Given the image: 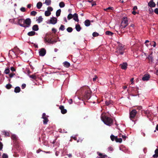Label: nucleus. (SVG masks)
Instances as JSON below:
<instances>
[{
    "label": "nucleus",
    "instance_id": "f257e3e1",
    "mask_svg": "<svg viewBox=\"0 0 158 158\" xmlns=\"http://www.w3.org/2000/svg\"><path fill=\"white\" fill-rule=\"evenodd\" d=\"M118 45L117 47L116 52L118 55H123L125 49V46L120 43H118Z\"/></svg>",
    "mask_w": 158,
    "mask_h": 158
},
{
    "label": "nucleus",
    "instance_id": "f03ea898",
    "mask_svg": "<svg viewBox=\"0 0 158 158\" xmlns=\"http://www.w3.org/2000/svg\"><path fill=\"white\" fill-rule=\"evenodd\" d=\"M101 118L103 122L107 125L110 126L113 123V119L110 117L104 115Z\"/></svg>",
    "mask_w": 158,
    "mask_h": 158
},
{
    "label": "nucleus",
    "instance_id": "7ed1b4c3",
    "mask_svg": "<svg viewBox=\"0 0 158 158\" xmlns=\"http://www.w3.org/2000/svg\"><path fill=\"white\" fill-rule=\"evenodd\" d=\"M86 89L85 91V94L83 96V98L86 100H88L91 97V91L87 86L86 87Z\"/></svg>",
    "mask_w": 158,
    "mask_h": 158
},
{
    "label": "nucleus",
    "instance_id": "20e7f679",
    "mask_svg": "<svg viewBox=\"0 0 158 158\" xmlns=\"http://www.w3.org/2000/svg\"><path fill=\"white\" fill-rule=\"evenodd\" d=\"M128 22L127 18L126 17H123L121 24V27L122 28H125L128 25Z\"/></svg>",
    "mask_w": 158,
    "mask_h": 158
},
{
    "label": "nucleus",
    "instance_id": "39448f33",
    "mask_svg": "<svg viewBox=\"0 0 158 158\" xmlns=\"http://www.w3.org/2000/svg\"><path fill=\"white\" fill-rule=\"evenodd\" d=\"M24 27L25 28L29 27L31 23V20L30 18H27L24 20Z\"/></svg>",
    "mask_w": 158,
    "mask_h": 158
},
{
    "label": "nucleus",
    "instance_id": "423d86ee",
    "mask_svg": "<svg viewBox=\"0 0 158 158\" xmlns=\"http://www.w3.org/2000/svg\"><path fill=\"white\" fill-rule=\"evenodd\" d=\"M136 110L134 109L132 110L130 113V118L131 119L134 118L137 113Z\"/></svg>",
    "mask_w": 158,
    "mask_h": 158
},
{
    "label": "nucleus",
    "instance_id": "0eeeda50",
    "mask_svg": "<svg viewBox=\"0 0 158 158\" xmlns=\"http://www.w3.org/2000/svg\"><path fill=\"white\" fill-rule=\"evenodd\" d=\"M48 116H46L45 113H44L43 114L42 118L44 119L43 120V123L44 124H47L48 122Z\"/></svg>",
    "mask_w": 158,
    "mask_h": 158
},
{
    "label": "nucleus",
    "instance_id": "6e6552de",
    "mask_svg": "<svg viewBox=\"0 0 158 158\" xmlns=\"http://www.w3.org/2000/svg\"><path fill=\"white\" fill-rule=\"evenodd\" d=\"M24 19H18V24L22 27H24Z\"/></svg>",
    "mask_w": 158,
    "mask_h": 158
},
{
    "label": "nucleus",
    "instance_id": "1a4fd4ad",
    "mask_svg": "<svg viewBox=\"0 0 158 158\" xmlns=\"http://www.w3.org/2000/svg\"><path fill=\"white\" fill-rule=\"evenodd\" d=\"M39 55L41 56H44L46 53V50L44 48H42L39 50Z\"/></svg>",
    "mask_w": 158,
    "mask_h": 158
},
{
    "label": "nucleus",
    "instance_id": "9d476101",
    "mask_svg": "<svg viewBox=\"0 0 158 158\" xmlns=\"http://www.w3.org/2000/svg\"><path fill=\"white\" fill-rule=\"evenodd\" d=\"M11 138L13 140V142L16 144H17L18 143V139L16 135H11Z\"/></svg>",
    "mask_w": 158,
    "mask_h": 158
},
{
    "label": "nucleus",
    "instance_id": "9b49d317",
    "mask_svg": "<svg viewBox=\"0 0 158 158\" xmlns=\"http://www.w3.org/2000/svg\"><path fill=\"white\" fill-rule=\"evenodd\" d=\"M150 76L149 74H146L144 75L142 78L143 81H147L149 80Z\"/></svg>",
    "mask_w": 158,
    "mask_h": 158
},
{
    "label": "nucleus",
    "instance_id": "f8f14e48",
    "mask_svg": "<svg viewBox=\"0 0 158 158\" xmlns=\"http://www.w3.org/2000/svg\"><path fill=\"white\" fill-rule=\"evenodd\" d=\"M57 19L55 17L51 18L50 19V23L53 24H55L57 23Z\"/></svg>",
    "mask_w": 158,
    "mask_h": 158
},
{
    "label": "nucleus",
    "instance_id": "ddd939ff",
    "mask_svg": "<svg viewBox=\"0 0 158 158\" xmlns=\"http://www.w3.org/2000/svg\"><path fill=\"white\" fill-rule=\"evenodd\" d=\"M59 109L61 110V113L63 114H66L67 112V110L64 109V107L63 106H60Z\"/></svg>",
    "mask_w": 158,
    "mask_h": 158
},
{
    "label": "nucleus",
    "instance_id": "4468645a",
    "mask_svg": "<svg viewBox=\"0 0 158 158\" xmlns=\"http://www.w3.org/2000/svg\"><path fill=\"white\" fill-rule=\"evenodd\" d=\"M127 63L124 62L122 64H121L120 66L122 69L126 70L127 68Z\"/></svg>",
    "mask_w": 158,
    "mask_h": 158
},
{
    "label": "nucleus",
    "instance_id": "2eb2a0df",
    "mask_svg": "<svg viewBox=\"0 0 158 158\" xmlns=\"http://www.w3.org/2000/svg\"><path fill=\"white\" fill-rule=\"evenodd\" d=\"M148 5L151 7H154L156 6V4L153 1H151L148 3Z\"/></svg>",
    "mask_w": 158,
    "mask_h": 158
},
{
    "label": "nucleus",
    "instance_id": "dca6fc26",
    "mask_svg": "<svg viewBox=\"0 0 158 158\" xmlns=\"http://www.w3.org/2000/svg\"><path fill=\"white\" fill-rule=\"evenodd\" d=\"M152 52L151 53L150 55L148 56V57L147 58L149 60V62H151L152 63L153 61V57L152 56Z\"/></svg>",
    "mask_w": 158,
    "mask_h": 158
},
{
    "label": "nucleus",
    "instance_id": "f3484780",
    "mask_svg": "<svg viewBox=\"0 0 158 158\" xmlns=\"http://www.w3.org/2000/svg\"><path fill=\"white\" fill-rule=\"evenodd\" d=\"M73 19L76 21L78 22L79 20L77 14L75 13L73 15Z\"/></svg>",
    "mask_w": 158,
    "mask_h": 158
},
{
    "label": "nucleus",
    "instance_id": "a211bd4d",
    "mask_svg": "<svg viewBox=\"0 0 158 158\" xmlns=\"http://www.w3.org/2000/svg\"><path fill=\"white\" fill-rule=\"evenodd\" d=\"M42 5H43L42 3L41 2H38L37 4V5H36L37 8L38 9H40L41 8V7L42 6Z\"/></svg>",
    "mask_w": 158,
    "mask_h": 158
},
{
    "label": "nucleus",
    "instance_id": "6ab92c4d",
    "mask_svg": "<svg viewBox=\"0 0 158 158\" xmlns=\"http://www.w3.org/2000/svg\"><path fill=\"white\" fill-rule=\"evenodd\" d=\"M32 29L34 31H38L39 30L38 26L37 24L33 25L32 27Z\"/></svg>",
    "mask_w": 158,
    "mask_h": 158
},
{
    "label": "nucleus",
    "instance_id": "aec40b11",
    "mask_svg": "<svg viewBox=\"0 0 158 158\" xmlns=\"http://www.w3.org/2000/svg\"><path fill=\"white\" fill-rule=\"evenodd\" d=\"M84 23L86 27L89 26L90 24V21L88 19L86 20L85 21Z\"/></svg>",
    "mask_w": 158,
    "mask_h": 158
},
{
    "label": "nucleus",
    "instance_id": "412c9836",
    "mask_svg": "<svg viewBox=\"0 0 158 158\" xmlns=\"http://www.w3.org/2000/svg\"><path fill=\"white\" fill-rule=\"evenodd\" d=\"M21 89L20 88L19 86L16 87L14 90V91L16 93H18L20 91Z\"/></svg>",
    "mask_w": 158,
    "mask_h": 158
},
{
    "label": "nucleus",
    "instance_id": "4be33fe9",
    "mask_svg": "<svg viewBox=\"0 0 158 158\" xmlns=\"http://www.w3.org/2000/svg\"><path fill=\"white\" fill-rule=\"evenodd\" d=\"M63 64L64 67L67 68H68L70 66V64L67 61L64 62Z\"/></svg>",
    "mask_w": 158,
    "mask_h": 158
},
{
    "label": "nucleus",
    "instance_id": "5701e85b",
    "mask_svg": "<svg viewBox=\"0 0 158 158\" xmlns=\"http://www.w3.org/2000/svg\"><path fill=\"white\" fill-rule=\"evenodd\" d=\"M51 0H45L44 3L47 6H49L51 4Z\"/></svg>",
    "mask_w": 158,
    "mask_h": 158
},
{
    "label": "nucleus",
    "instance_id": "b1692460",
    "mask_svg": "<svg viewBox=\"0 0 158 158\" xmlns=\"http://www.w3.org/2000/svg\"><path fill=\"white\" fill-rule=\"evenodd\" d=\"M75 28L77 31H79L81 29L80 26L79 24H77L76 25Z\"/></svg>",
    "mask_w": 158,
    "mask_h": 158
},
{
    "label": "nucleus",
    "instance_id": "393cba45",
    "mask_svg": "<svg viewBox=\"0 0 158 158\" xmlns=\"http://www.w3.org/2000/svg\"><path fill=\"white\" fill-rule=\"evenodd\" d=\"M35 34V32L34 31H31L27 33V35L29 36H32L34 35Z\"/></svg>",
    "mask_w": 158,
    "mask_h": 158
},
{
    "label": "nucleus",
    "instance_id": "a878e982",
    "mask_svg": "<svg viewBox=\"0 0 158 158\" xmlns=\"http://www.w3.org/2000/svg\"><path fill=\"white\" fill-rule=\"evenodd\" d=\"M97 154L99 156V157H107V156L106 155H103L102 154L99 152H97Z\"/></svg>",
    "mask_w": 158,
    "mask_h": 158
},
{
    "label": "nucleus",
    "instance_id": "bb28decb",
    "mask_svg": "<svg viewBox=\"0 0 158 158\" xmlns=\"http://www.w3.org/2000/svg\"><path fill=\"white\" fill-rule=\"evenodd\" d=\"M44 14L46 16H48L51 15V12L49 11L46 10L45 11Z\"/></svg>",
    "mask_w": 158,
    "mask_h": 158
},
{
    "label": "nucleus",
    "instance_id": "cd10ccee",
    "mask_svg": "<svg viewBox=\"0 0 158 158\" xmlns=\"http://www.w3.org/2000/svg\"><path fill=\"white\" fill-rule=\"evenodd\" d=\"M61 10L59 9L57 10L56 12V15L57 17H58L60 16L61 13Z\"/></svg>",
    "mask_w": 158,
    "mask_h": 158
},
{
    "label": "nucleus",
    "instance_id": "c85d7f7f",
    "mask_svg": "<svg viewBox=\"0 0 158 158\" xmlns=\"http://www.w3.org/2000/svg\"><path fill=\"white\" fill-rule=\"evenodd\" d=\"M105 34L106 35H112L114 33L110 31H107L106 32Z\"/></svg>",
    "mask_w": 158,
    "mask_h": 158
},
{
    "label": "nucleus",
    "instance_id": "c756f323",
    "mask_svg": "<svg viewBox=\"0 0 158 158\" xmlns=\"http://www.w3.org/2000/svg\"><path fill=\"white\" fill-rule=\"evenodd\" d=\"M115 141L117 142H119L120 143H121L122 142V139L121 138H117V136Z\"/></svg>",
    "mask_w": 158,
    "mask_h": 158
},
{
    "label": "nucleus",
    "instance_id": "7c9ffc66",
    "mask_svg": "<svg viewBox=\"0 0 158 158\" xmlns=\"http://www.w3.org/2000/svg\"><path fill=\"white\" fill-rule=\"evenodd\" d=\"M29 76L30 78H31L34 80H35L37 78V77L35 75V74L30 75Z\"/></svg>",
    "mask_w": 158,
    "mask_h": 158
},
{
    "label": "nucleus",
    "instance_id": "2f4dec72",
    "mask_svg": "<svg viewBox=\"0 0 158 158\" xmlns=\"http://www.w3.org/2000/svg\"><path fill=\"white\" fill-rule=\"evenodd\" d=\"M116 137H117V136H115L114 135H111L110 136V139H111V140L112 141H114V140L115 141L116 140Z\"/></svg>",
    "mask_w": 158,
    "mask_h": 158
},
{
    "label": "nucleus",
    "instance_id": "473e14b6",
    "mask_svg": "<svg viewBox=\"0 0 158 158\" xmlns=\"http://www.w3.org/2000/svg\"><path fill=\"white\" fill-rule=\"evenodd\" d=\"M59 5L60 7L62 8L64 6L65 4L63 2H61L60 3Z\"/></svg>",
    "mask_w": 158,
    "mask_h": 158
},
{
    "label": "nucleus",
    "instance_id": "72a5a7b5",
    "mask_svg": "<svg viewBox=\"0 0 158 158\" xmlns=\"http://www.w3.org/2000/svg\"><path fill=\"white\" fill-rule=\"evenodd\" d=\"M73 17V15L71 14H69L67 16V18L69 20H70Z\"/></svg>",
    "mask_w": 158,
    "mask_h": 158
},
{
    "label": "nucleus",
    "instance_id": "f704fd0d",
    "mask_svg": "<svg viewBox=\"0 0 158 158\" xmlns=\"http://www.w3.org/2000/svg\"><path fill=\"white\" fill-rule=\"evenodd\" d=\"M114 9L113 7H109L106 8L104 9V10L105 11H108L109 10H113Z\"/></svg>",
    "mask_w": 158,
    "mask_h": 158
},
{
    "label": "nucleus",
    "instance_id": "c9c22d12",
    "mask_svg": "<svg viewBox=\"0 0 158 158\" xmlns=\"http://www.w3.org/2000/svg\"><path fill=\"white\" fill-rule=\"evenodd\" d=\"M37 14V12L35 11H32L31 12L30 15L31 16H35Z\"/></svg>",
    "mask_w": 158,
    "mask_h": 158
},
{
    "label": "nucleus",
    "instance_id": "e433bc0d",
    "mask_svg": "<svg viewBox=\"0 0 158 158\" xmlns=\"http://www.w3.org/2000/svg\"><path fill=\"white\" fill-rule=\"evenodd\" d=\"M12 87V85L10 84H8L6 85V89H10Z\"/></svg>",
    "mask_w": 158,
    "mask_h": 158
},
{
    "label": "nucleus",
    "instance_id": "4c0bfd02",
    "mask_svg": "<svg viewBox=\"0 0 158 158\" xmlns=\"http://www.w3.org/2000/svg\"><path fill=\"white\" fill-rule=\"evenodd\" d=\"M73 28L71 27H68L67 29V31L69 32H72L73 31Z\"/></svg>",
    "mask_w": 158,
    "mask_h": 158
},
{
    "label": "nucleus",
    "instance_id": "58836bf2",
    "mask_svg": "<svg viewBox=\"0 0 158 158\" xmlns=\"http://www.w3.org/2000/svg\"><path fill=\"white\" fill-rule=\"evenodd\" d=\"M43 18H42L41 16H39L38 17V23H40L41 22H42L43 21Z\"/></svg>",
    "mask_w": 158,
    "mask_h": 158
},
{
    "label": "nucleus",
    "instance_id": "ea45409f",
    "mask_svg": "<svg viewBox=\"0 0 158 158\" xmlns=\"http://www.w3.org/2000/svg\"><path fill=\"white\" fill-rule=\"evenodd\" d=\"M10 72V69L9 68L6 69L4 71V73L6 74H8Z\"/></svg>",
    "mask_w": 158,
    "mask_h": 158
},
{
    "label": "nucleus",
    "instance_id": "a19ab883",
    "mask_svg": "<svg viewBox=\"0 0 158 158\" xmlns=\"http://www.w3.org/2000/svg\"><path fill=\"white\" fill-rule=\"evenodd\" d=\"M65 29L64 26L63 25H61L60 27L59 28V30L61 31H64Z\"/></svg>",
    "mask_w": 158,
    "mask_h": 158
},
{
    "label": "nucleus",
    "instance_id": "79ce46f5",
    "mask_svg": "<svg viewBox=\"0 0 158 158\" xmlns=\"http://www.w3.org/2000/svg\"><path fill=\"white\" fill-rule=\"evenodd\" d=\"M93 36L94 37H96L99 35V34L97 32H94L93 33Z\"/></svg>",
    "mask_w": 158,
    "mask_h": 158
},
{
    "label": "nucleus",
    "instance_id": "37998d69",
    "mask_svg": "<svg viewBox=\"0 0 158 158\" xmlns=\"http://www.w3.org/2000/svg\"><path fill=\"white\" fill-rule=\"evenodd\" d=\"M53 10V9L52 7H51V6L48 7L47 8V10L49 11L50 12L52 11Z\"/></svg>",
    "mask_w": 158,
    "mask_h": 158
},
{
    "label": "nucleus",
    "instance_id": "c03bdc74",
    "mask_svg": "<svg viewBox=\"0 0 158 158\" xmlns=\"http://www.w3.org/2000/svg\"><path fill=\"white\" fill-rule=\"evenodd\" d=\"M2 158H8V156L7 154L3 153L2 155Z\"/></svg>",
    "mask_w": 158,
    "mask_h": 158
},
{
    "label": "nucleus",
    "instance_id": "a18cd8bd",
    "mask_svg": "<svg viewBox=\"0 0 158 158\" xmlns=\"http://www.w3.org/2000/svg\"><path fill=\"white\" fill-rule=\"evenodd\" d=\"M20 10L23 12H25L26 11V9L24 7H22L20 9Z\"/></svg>",
    "mask_w": 158,
    "mask_h": 158
},
{
    "label": "nucleus",
    "instance_id": "49530a36",
    "mask_svg": "<svg viewBox=\"0 0 158 158\" xmlns=\"http://www.w3.org/2000/svg\"><path fill=\"white\" fill-rule=\"evenodd\" d=\"M15 75V74L14 73H10L9 76L10 78H12L13 76Z\"/></svg>",
    "mask_w": 158,
    "mask_h": 158
},
{
    "label": "nucleus",
    "instance_id": "de8ad7c7",
    "mask_svg": "<svg viewBox=\"0 0 158 158\" xmlns=\"http://www.w3.org/2000/svg\"><path fill=\"white\" fill-rule=\"evenodd\" d=\"M108 151H112L113 150V148L111 147H109L108 148Z\"/></svg>",
    "mask_w": 158,
    "mask_h": 158
},
{
    "label": "nucleus",
    "instance_id": "09e8293b",
    "mask_svg": "<svg viewBox=\"0 0 158 158\" xmlns=\"http://www.w3.org/2000/svg\"><path fill=\"white\" fill-rule=\"evenodd\" d=\"M154 12L156 14L158 15V8H156L154 10Z\"/></svg>",
    "mask_w": 158,
    "mask_h": 158
},
{
    "label": "nucleus",
    "instance_id": "8fccbe9b",
    "mask_svg": "<svg viewBox=\"0 0 158 158\" xmlns=\"http://www.w3.org/2000/svg\"><path fill=\"white\" fill-rule=\"evenodd\" d=\"M3 144L2 143L0 142V150H1L2 148Z\"/></svg>",
    "mask_w": 158,
    "mask_h": 158
},
{
    "label": "nucleus",
    "instance_id": "3c124183",
    "mask_svg": "<svg viewBox=\"0 0 158 158\" xmlns=\"http://www.w3.org/2000/svg\"><path fill=\"white\" fill-rule=\"evenodd\" d=\"M26 85L25 84H23L22 85L21 87L22 89H24L26 87Z\"/></svg>",
    "mask_w": 158,
    "mask_h": 158
},
{
    "label": "nucleus",
    "instance_id": "603ef678",
    "mask_svg": "<svg viewBox=\"0 0 158 158\" xmlns=\"http://www.w3.org/2000/svg\"><path fill=\"white\" fill-rule=\"evenodd\" d=\"M10 70L12 71H15L16 70L13 67H12L10 68Z\"/></svg>",
    "mask_w": 158,
    "mask_h": 158
},
{
    "label": "nucleus",
    "instance_id": "864d4df0",
    "mask_svg": "<svg viewBox=\"0 0 158 158\" xmlns=\"http://www.w3.org/2000/svg\"><path fill=\"white\" fill-rule=\"evenodd\" d=\"M4 135L6 136H9V133L8 132H5Z\"/></svg>",
    "mask_w": 158,
    "mask_h": 158
},
{
    "label": "nucleus",
    "instance_id": "5fc2aeb1",
    "mask_svg": "<svg viewBox=\"0 0 158 158\" xmlns=\"http://www.w3.org/2000/svg\"><path fill=\"white\" fill-rule=\"evenodd\" d=\"M137 109L139 110H141L142 109V107L141 106H138L137 107Z\"/></svg>",
    "mask_w": 158,
    "mask_h": 158
},
{
    "label": "nucleus",
    "instance_id": "6e6d98bb",
    "mask_svg": "<svg viewBox=\"0 0 158 158\" xmlns=\"http://www.w3.org/2000/svg\"><path fill=\"white\" fill-rule=\"evenodd\" d=\"M120 135H121V137H122V138L124 139V140H125L127 137L125 135H123L122 134H121Z\"/></svg>",
    "mask_w": 158,
    "mask_h": 158
},
{
    "label": "nucleus",
    "instance_id": "4d7b16f0",
    "mask_svg": "<svg viewBox=\"0 0 158 158\" xmlns=\"http://www.w3.org/2000/svg\"><path fill=\"white\" fill-rule=\"evenodd\" d=\"M52 31L53 32L55 33L56 32V30L55 28H52Z\"/></svg>",
    "mask_w": 158,
    "mask_h": 158
},
{
    "label": "nucleus",
    "instance_id": "13d9d810",
    "mask_svg": "<svg viewBox=\"0 0 158 158\" xmlns=\"http://www.w3.org/2000/svg\"><path fill=\"white\" fill-rule=\"evenodd\" d=\"M107 106H108L111 103L110 102L106 101L105 102Z\"/></svg>",
    "mask_w": 158,
    "mask_h": 158
},
{
    "label": "nucleus",
    "instance_id": "bf43d9fd",
    "mask_svg": "<svg viewBox=\"0 0 158 158\" xmlns=\"http://www.w3.org/2000/svg\"><path fill=\"white\" fill-rule=\"evenodd\" d=\"M52 39H49L48 40H47V42L48 43H50L51 44V41H52Z\"/></svg>",
    "mask_w": 158,
    "mask_h": 158
},
{
    "label": "nucleus",
    "instance_id": "052dcab7",
    "mask_svg": "<svg viewBox=\"0 0 158 158\" xmlns=\"http://www.w3.org/2000/svg\"><path fill=\"white\" fill-rule=\"evenodd\" d=\"M56 42H57V41H56V40H52V41H51V44H53L54 43H56Z\"/></svg>",
    "mask_w": 158,
    "mask_h": 158
},
{
    "label": "nucleus",
    "instance_id": "680f3d73",
    "mask_svg": "<svg viewBox=\"0 0 158 158\" xmlns=\"http://www.w3.org/2000/svg\"><path fill=\"white\" fill-rule=\"evenodd\" d=\"M69 103L70 104H71L73 102L72 99H70L69 100Z\"/></svg>",
    "mask_w": 158,
    "mask_h": 158
},
{
    "label": "nucleus",
    "instance_id": "e2e57ef3",
    "mask_svg": "<svg viewBox=\"0 0 158 158\" xmlns=\"http://www.w3.org/2000/svg\"><path fill=\"white\" fill-rule=\"evenodd\" d=\"M158 157V155L156 153L153 156V157L154 158H157Z\"/></svg>",
    "mask_w": 158,
    "mask_h": 158
},
{
    "label": "nucleus",
    "instance_id": "0e129e2a",
    "mask_svg": "<svg viewBox=\"0 0 158 158\" xmlns=\"http://www.w3.org/2000/svg\"><path fill=\"white\" fill-rule=\"evenodd\" d=\"M97 78V76L96 75H95V77H94L93 78V81H95Z\"/></svg>",
    "mask_w": 158,
    "mask_h": 158
},
{
    "label": "nucleus",
    "instance_id": "69168bd1",
    "mask_svg": "<svg viewBox=\"0 0 158 158\" xmlns=\"http://www.w3.org/2000/svg\"><path fill=\"white\" fill-rule=\"evenodd\" d=\"M155 153L158 155V148L156 149L155 151Z\"/></svg>",
    "mask_w": 158,
    "mask_h": 158
},
{
    "label": "nucleus",
    "instance_id": "338daca9",
    "mask_svg": "<svg viewBox=\"0 0 158 158\" xmlns=\"http://www.w3.org/2000/svg\"><path fill=\"white\" fill-rule=\"evenodd\" d=\"M135 90L136 91V93H138L139 92V88L138 87H136L135 88Z\"/></svg>",
    "mask_w": 158,
    "mask_h": 158
},
{
    "label": "nucleus",
    "instance_id": "774afa93",
    "mask_svg": "<svg viewBox=\"0 0 158 158\" xmlns=\"http://www.w3.org/2000/svg\"><path fill=\"white\" fill-rule=\"evenodd\" d=\"M137 9V7L136 6H134L133 8L134 10H135Z\"/></svg>",
    "mask_w": 158,
    "mask_h": 158
}]
</instances>
